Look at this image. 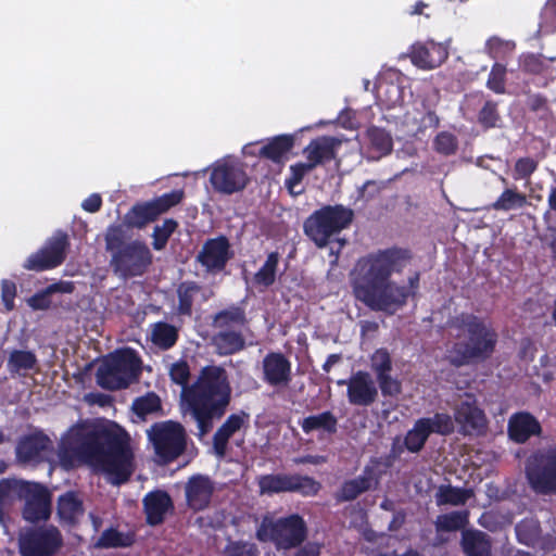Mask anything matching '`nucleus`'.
I'll return each instance as SVG.
<instances>
[{"label": "nucleus", "instance_id": "obj_1", "mask_svg": "<svg viewBox=\"0 0 556 556\" xmlns=\"http://www.w3.org/2000/svg\"><path fill=\"white\" fill-rule=\"evenodd\" d=\"M135 440L117 424H83L63 438L59 462L64 469L87 463L114 484L126 481L134 471Z\"/></svg>", "mask_w": 556, "mask_h": 556}, {"label": "nucleus", "instance_id": "obj_2", "mask_svg": "<svg viewBox=\"0 0 556 556\" xmlns=\"http://www.w3.org/2000/svg\"><path fill=\"white\" fill-rule=\"evenodd\" d=\"M408 260L407 252L396 249L379 251L358 260L351 273L356 299L371 309L390 315L401 309L417 289L418 276L410 277L408 286H400L390 277L401 271Z\"/></svg>", "mask_w": 556, "mask_h": 556}, {"label": "nucleus", "instance_id": "obj_3", "mask_svg": "<svg viewBox=\"0 0 556 556\" xmlns=\"http://www.w3.org/2000/svg\"><path fill=\"white\" fill-rule=\"evenodd\" d=\"M181 399L184 413L191 415L199 434L205 435L212 429L213 419L219 418L229 404L226 372L219 367H206L194 386L182 389Z\"/></svg>", "mask_w": 556, "mask_h": 556}, {"label": "nucleus", "instance_id": "obj_4", "mask_svg": "<svg viewBox=\"0 0 556 556\" xmlns=\"http://www.w3.org/2000/svg\"><path fill=\"white\" fill-rule=\"evenodd\" d=\"M352 218L353 212L350 208L341 205L326 206L306 219L305 233L320 248L330 244V254L334 256L332 263H336L343 241H332L331 237L346 228Z\"/></svg>", "mask_w": 556, "mask_h": 556}, {"label": "nucleus", "instance_id": "obj_5", "mask_svg": "<svg viewBox=\"0 0 556 556\" xmlns=\"http://www.w3.org/2000/svg\"><path fill=\"white\" fill-rule=\"evenodd\" d=\"M352 218L353 212L350 208L341 205L326 206L306 219L305 233L320 248L330 244V254L334 256L332 263H336L343 241H332L331 237L346 228Z\"/></svg>", "mask_w": 556, "mask_h": 556}, {"label": "nucleus", "instance_id": "obj_6", "mask_svg": "<svg viewBox=\"0 0 556 556\" xmlns=\"http://www.w3.org/2000/svg\"><path fill=\"white\" fill-rule=\"evenodd\" d=\"M341 140L334 137H319L312 140L303 150L306 162H299L290 166V176L286 179V187L291 194H300L304 176L319 164L334 159Z\"/></svg>", "mask_w": 556, "mask_h": 556}, {"label": "nucleus", "instance_id": "obj_7", "mask_svg": "<svg viewBox=\"0 0 556 556\" xmlns=\"http://www.w3.org/2000/svg\"><path fill=\"white\" fill-rule=\"evenodd\" d=\"M463 331L467 337L465 344H457L455 352L457 355L452 356V361L463 364L476 358L489 356L496 343V333L484 321L477 317L467 316L463 320Z\"/></svg>", "mask_w": 556, "mask_h": 556}, {"label": "nucleus", "instance_id": "obj_8", "mask_svg": "<svg viewBox=\"0 0 556 556\" xmlns=\"http://www.w3.org/2000/svg\"><path fill=\"white\" fill-rule=\"evenodd\" d=\"M140 361L134 351L124 349L108 356L97 372L100 386L115 390L127 387L138 375Z\"/></svg>", "mask_w": 556, "mask_h": 556}, {"label": "nucleus", "instance_id": "obj_9", "mask_svg": "<svg viewBox=\"0 0 556 556\" xmlns=\"http://www.w3.org/2000/svg\"><path fill=\"white\" fill-rule=\"evenodd\" d=\"M149 440L162 462L178 457L186 446V433L182 426L175 421H163L147 430Z\"/></svg>", "mask_w": 556, "mask_h": 556}, {"label": "nucleus", "instance_id": "obj_10", "mask_svg": "<svg viewBox=\"0 0 556 556\" xmlns=\"http://www.w3.org/2000/svg\"><path fill=\"white\" fill-rule=\"evenodd\" d=\"M304 522L296 515L277 521L265 517L257 530V538L273 541L279 548H290L304 539Z\"/></svg>", "mask_w": 556, "mask_h": 556}, {"label": "nucleus", "instance_id": "obj_11", "mask_svg": "<svg viewBox=\"0 0 556 556\" xmlns=\"http://www.w3.org/2000/svg\"><path fill=\"white\" fill-rule=\"evenodd\" d=\"M530 486L536 492L548 494L556 491V447L531 456L526 466Z\"/></svg>", "mask_w": 556, "mask_h": 556}, {"label": "nucleus", "instance_id": "obj_12", "mask_svg": "<svg viewBox=\"0 0 556 556\" xmlns=\"http://www.w3.org/2000/svg\"><path fill=\"white\" fill-rule=\"evenodd\" d=\"M210 181L214 190L231 194L242 190L249 177L242 163L232 159L217 161L212 166Z\"/></svg>", "mask_w": 556, "mask_h": 556}, {"label": "nucleus", "instance_id": "obj_13", "mask_svg": "<svg viewBox=\"0 0 556 556\" xmlns=\"http://www.w3.org/2000/svg\"><path fill=\"white\" fill-rule=\"evenodd\" d=\"M61 545V536L54 527L24 533L20 538L22 556H49Z\"/></svg>", "mask_w": 556, "mask_h": 556}, {"label": "nucleus", "instance_id": "obj_14", "mask_svg": "<svg viewBox=\"0 0 556 556\" xmlns=\"http://www.w3.org/2000/svg\"><path fill=\"white\" fill-rule=\"evenodd\" d=\"M150 260L148 248L140 242H134L113 253L115 270L123 277L140 275Z\"/></svg>", "mask_w": 556, "mask_h": 556}, {"label": "nucleus", "instance_id": "obj_15", "mask_svg": "<svg viewBox=\"0 0 556 556\" xmlns=\"http://www.w3.org/2000/svg\"><path fill=\"white\" fill-rule=\"evenodd\" d=\"M22 496L25 501L24 518L28 521L47 519L51 513V495L41 484L25 482Z\"/></svg>", "mask_w": 556, "mask_h": 556}, {"label": "nucleus", "instance_id": "obj_16", "mask_svg": "<svg viewBox=\"0 0 556 556\" xmlns=\"http://www.w3.org/2000/svg\"><path fill=\"white\" fill-rule=\"evenodd\" d=\"M67 236L56 232L39 252L29 256L25 267L33 270H43L61 264L65 257Z\"/></svg>", "mask_w": 556, "mask_h": 556}, {"label": "nucleus", "instance_id": "obj_17", "mask_svg": "<svg viewBox=\"0 0 556 556\" xmlns=\"http://www.w3.org/2000/svg\"><path fill=\"white\" fill-rule=\"evenodd\" d=\"M348 387L349 402L357 406H369L378 397V389L372 377L366 371H357L348 381H339Z\"/></svg>", "mask_w": 556, "mask_h": 556}, {"label": "nucleus", "instance_id": "obj_18", "mask_svg": "<svg viewBox=\"0 0 556 556\" xmlns=\"http://www.w3.org/2000/svg\"><path fill=\"white\" fill-rule=\"evenodd\" d=\"M181 197V192L174 191L163 194L151 202L135 206L131 211L130 223L140 227L153 220L160 214L166 212L168 208L179 203Z\"/></svg>", "mask_w": 556, "mask_h": 556}, {"label": "nucleus", "instance_id": "obj_19", "mask_svg": "<svg viewBox=\"0 0 556 556\" xmlns=\"http://www.w3.org/2000/svg\"><path fill=\"white\" fill-rule=\"evenodd\" d=\"M439 119L434 112L424 104H415L404 114L401 125L408 136H418L429 128L438 126Z\"/></svg>", "mask_w": 556, "mask_h": 556}, {"label": "nucleus", "instance_id": "obj_20", "mask_svg": "<svg viewBox=\"0 0 556 556\" xmlns=\"http://www.w3.org/2000/svg\"><path fill=\"white\" fill-rule=\"evenodd\" d=\"M447 47L434 41L416 43L412 48V62L425 70L440 66L447 59Z\"/></svg>", "mask_w": 556, "mask_h": 556}, {"label": "nucleus", "instance_id": "obj_21", "mask_svg": "<svg viewBox=\"0 0 556 556\" xmlns=\"http://www.w3.org/2000/svg\"><path fill=\"white\" fill-rule=\"evenodd\" d=\"M264 380L274 387L287 386L291 378V364L280 353H270L263 359Z\"/></svg>", "mask_w": 556, "mask_h": 556}, {"label": "nucleus", "instance_id": "obj_22", "mask_svg": "<svg viewBox=\"0 0 556 556\" xmlns=\"http://www.w3.org/2000/svg\"><path fill=\"white\" fill-rule=\"evenodd\" d=\"M214 485L205 476H193L186 484L188 505L195 510L205 508L212 497Z\"/></svg>", "mask_w": 556, "mask_h": 556}, {"label": "nucleus", "instance_id": "obj_23", "mask_svg": "<svg viewBox=\"0 0 556 556\" xmlns=\"http://www.w3.org/2000/svg\"><path fill=\"white\" fill-rule=\"evenodd\" d=\"M147 520L150 525H157L163 521L165 515L172 509V500L166 492L152 491L143 500Z\"/></svg>", "mask_w": 556, "mask_h": 556}, {"label": "nucleus", "instance_id": "obj_24", "mask_svg": "<svg viewBox=\"0 0 556 556\" xmlns=\"http://www.w3.org/2000/svg\"><path fill=\"white\" fill-rule=\"evenodd\" d=\"M228 257V243L224 238L207 241L198 256L199 261L208 269L222 268Z\"/></svg>", "mask_w": 556, "mask_h": 556}, {"label": "nucleus", "instance_id": "obj_25", "mask_svg": "<svg viewBox=\"0 0 556 556\" xmlns=\"http://www.w3.org/2000/svg\"><path fill=\"white\" fill-rule=\"evenodd\" d=\"M455 420L459 424L463 431L468 433L480 430L484 426V416L482 412L475 406L471 397H467L456 407Z\"/></svg>", "mask_w": 556, "mask_h": 556}, {"label": "nucleus", "instance_id": "obj_26", "mask_svg": "<svg viewBox=\"0 0 556 556\" xmlns=\"http://www.w3.org/2000/svg\"><path fill=\"white\" fill-rule=\"evenodd\" d=\"M508 431L514 441L522 443L540 432V425L531 415L520 413L510 418Z\"/></svg>", "mask_w": 556, "mask_h": 556}, {"label": "nucleus", "instance_id": "obj_27", "mask_svg": "<svg viewBox=\"0 0 556 556\" xmlns=\"http://www.w3.org/2000/svg\"><path fill=\"white\" fill-rule=\"evenodd\" d=\"M58 515L64 525H75L84 516V508L78 496L68 492L60 496L58 502Z\"/></svg>", "mask_w": 556, "mask_h": 556}, {"label": "nucleus", "instance_id": "obj_28", "mask_svg": "<svg viewBox=\"0 0 556 556\" xmlns=\"http://www.w3.org/2000/svg\"><path fill=\"white\" fill-rule=\"evenodd\" d=\"M247 422L244 415H231L222 425L214 435V451L218 456H224L229 438L239 431Z\"/></svg>", "mask_w": 556, "mask_h": 556}, {"label": "nucleus", "instance_id": "obj_29", "mask_svg": "<svg viewBox=\"0 0 556 556\" xmlns=\"http://www.w3.org/2000/svg\"><path fill=\"white\" fill-rule=\"evenodd\" d=\"M26 481L2 480L0 481V523L4 526L7 509L22 496V486Z\"/></svg>", "mask_w": 556, "mask_h": 556}, {"label": "nucleus", "instance_id": "obj_30", "mask_svg": "<svg viewBox=\"0 0 556 556\" xmlns=\"http://www.w3.org/2000/svg\"><path fill=\"white\" fill-rule=\"evenodd\" d=\"M463 548L467 556H489L490 543L485 535L478 531L463 533Z\"/></svg>", "mask_w": 556, "mask_h": 556}, {"label": "nucleus", "instance_id": "obj_31", "mask_svg": "<svg viewBox=\"0 0 556 556\" xmlns=\"http://www.w3.org/2000/svg\"><path fill=\"white\" fill-rule=\"evenodd\" d=\"M293 144L294 137L292 135H280L264 146L261 149V154L275 162H278L287 152L292 149Z\"/></svg>", "mask_w": 556, "mask_h": 556}, {"label": "nucleus", "instance_id": "obj_32", "mask_svg": "<svg viewBox=\"0 0 556 556\" xmlns=\"http://www.w3.org/2000/svg\"><path fill=\"white\" fill-rule=\"evenodd\" d=\"M527 204V197L514 189H506L492 204L496 211H511L523 207Z\"/></svg>", "mask_w": 556, "mask_h": 556}, {"label": "nucleus", "instance_id": "obj_33", "mask_svg": "<svg viewBox=\"0 0 556 556\" xmlns=\"http://www.w3.org/2000/svg\"><path fill=\"white\" fill-rule=\"evenodd\" d=\"M73 289L68 282L54 283L49 286L46 290L36 293L28 299V305L34 309H46L50 306V295L54 292H71Z\"/></svg>", "mask_w": 556, "mask_h": 556}, {"label": "nucleus", "instance_id": "obj_34", "mask_svg": "<svg viewBox=\"0 0 556 556\" xmlns=\"http://www.w3.org/2000/svg\"><path fill=\"white\" fill-rule=\"evenodd\" d=\"M214 345L219 354H232L243 346V340L235 331H220L214 337Z\"/></svg>", "mask_w": 556, "mask_h": 556}, {"label": "nucleus", "instance_id": "obj_35", "mask_svg": "<svg viewBox=\"0 0 556 556\" xmlns=\"http://www.w3.org/2000/svg\"><path fill=\"white\" fill-rule=\"evenodd\" d=\"M372 157H380L388 154L392 149V140L390 136L382 129L370 128L367 132Z\"/></svg>", "mask_w": 556, "mask_h": 556}, {"label": "nucleus", "instance_id": "obj_36", "mask_svg": "<svg viewBox=\"0 0 556 556\" xmlns=\"http://www.w3.org/2000/svg\"><path fill=\"white\" fill-rule=\"evenodd\" d=\"M430 433L431 429L429 428V422L422 419L418 420L405 438L406 447L410 452H418L424 446Z\"/></svg>", "mask_w": 556, "mask_h": 556}, {"label": "nucleus", "instance_id": "obj_37", "mask_svg": "<svg viewBox=\"0 0 556 556\" xmlns=\"http://www.w3.org/2000/svg\"><path fill=\"white\" fill-rule=\"evenodd\" d=\"M303 430L308 433L311 431H334L336 419L330 413H321L303 419L301 424Z\"/></svg>", "mask_w": 556, "mask_h": 556}, {"label": "nucleus", "instance_id": "obj_38", "mask_svg": "<svg viewBox=\"0 0 556 556\" xmlns=\"http://www.w3.org/2000/svg\"><path fill=\"white\" fill-rule=\"evenodd\" d=\"M471 495V492L468 490H462L452 486H441L435 497L439 505H460L464 504Z\"/></svg>", "mask_w": 556, "mask_h": 556}, {"label": "nucleus", "instance_id": "obj_39", "mask_svg": "<svg viewBox=\"0 0 556 556\" xmlns=\"http://www.w3.org/2000/svg\"><path fill=\"white\" fill-rule=\"evenodd\" d=\"M160 399L155 394H147L146 396L135 400L131 409L139 421H143L146 416L160 409Z\"/></svg>", "mask_w": 556, "mask_h": 556}, {"label": "nucleus", "instance_id": "obj_40", "mask_svg": "<svg viewBox=\"0 0 556 556\" xmlns=\"http://www.w3.org/2000/svg\"><path fill=\"white\" fill-rule=\"evenodd\" d=\"M290 476H264L258 484L262 493H278L291 491Z\"/></svg>", "mask_w": 556, "mask_h": 556}, {"label": "nucleus", "instance_id": "obj_41", "mask_svg": "<svg viewBox=\"0 0 556 556\" xmlns=\"http://www.w3.org/2000/svg\"><path fill=\"white\" fill-rule=\"evenodd\" d=\"M151 339L154 344L167 349L176 342V329L167 324H155L151 332Z\"/></svg>", "mask_w": 556, "mask_h": 556}, {"label": "nucleus", "instance_id": "obj_42", "mask_svg": "<svg viewBox=\"0 0 556 556\" xmlns=\"http://www.w3.org/2000/svg\"><path fill=\"white\" fill-rule=\"evenodd\" d=\"M278 265V254L270 253L264 263V265L260 268V270L254 276V282L256 285L268 287L270 286L276 278V269Z\"/></svg>", "mask_w": 556, "mask_h": 556}, {"label": "nucleus", "instance_id": "obj_43", "mask_svg": "<svg viewBox=\"0 0 556 556\" xmlns=\"http://www.w3.org/2000/svg\"><path fill=\"white\" fill-rule=\"evenodd\" d=\"M370 484L371 480L367 477H358L348 481L342 485L339 497L345 501L353 500L358 494L369 489Z\"/></svg>", "mask_w": 556, "mask_h": 556}, {"label": "nucleus", "instance_id": "obj_44", "mask_svg": "<svg viewBox=\"0 0 556 556\" xmlns=\"http://www.w3.org/2000/svg\"><path fill=\"white\" fill-rule=\"evenodd\" d=\"M45 446L46 439L36 437L27 438L18 444L17 455L23 460H30L35 458Z\"/></svg>", "mask_w": 556, "mask_h": 556}, {"label": "nucleus", "instance_id": "obj_45", "mask_svg": "<svg viewBox=\"0 0 556 556\" xmlns=\"http://www.w3.org/2000/svg\"><path fill=\"white\" fill-rule=\"evenodd\" d=\"M467 523V515L464 513H451L439 516L435 525L439 530H458Z\"/></svg>", "mask_w": 556, "mask_h": 556}, {"label": "nucleus", "instance_id": "obj_46", "mask_svg": "<svg viewBox=\"0 0 556 556\" xmlns=\"http://www.w3.org/2000/svg\"><path fill=\"white\" fill-rule=\"evenodd\" d=\"M132 543V538L128 534L119 533L115 530H108L103 532L97 545L101 547H119L129 546Z\"/></svg>", "mask_w": 556, "mask_h": 556}, {"label": "nucleus", "instance_id": "obj_47", "mask_svg": "<svg viewBox=\"0 0 556 556\" xmlns=\"http://www.w3.org/2000/svg\"><path fill=\"white\" fill-rule=\"evenodd\" d=\"M378 93L381 101L389 108L396 106L402 102V91L396 85H380Z\"/></svg>", "mask_w": 556, "mask_h": 556}, {"label": "nucleus", "instance_id": "obj_48", "mask_svg": "<svg viewBox=\"0 0 556 556\" xmlns=\"http://www.w3.org/2000/svg\"><path fill=\"white\" fill-rule=\"evenodd\" d=\"M291 491H298L303 495H315L319 491V484L307 477L290 476Z\"/></svg>", "mask_w": 556, "mask_h": 556}, {"label": "nucleus", "instance_id": "obj_49", "mask_svg": "<svg viewBox=\"0 0 556 556\" xmlns=\"http://www.w3.org/2000/svg\"><path fill=\"white\" fill-rule=\"evenodd\" d=\"M424 421L429 422V428L432 432L446 434L453 431L454 424L452 418L446 414H437L432 418H424Z\"/></svg>", "mask_w": 556, "mask_h": 556}, {"label": "nucleus", "instance_id": "obj_50", "mask_svg": "<svg viewBox=\"0 0 556 556\" xmlns=\"http://www.w3.org/2000/svg\"><path fill=\"white\" fill-rule=\"evenodd\" d=\"M371 368L376 372L377 378L380 374H389L391 370V359L387 351L377 350L371 356Z\"/></svg>", "mask_w": 556, "mask_h": 556}, {"label": "nucleus", "instance_id": "obj_51", "mask_svg": "<svg viewBox=\"0 0 556 556\" xmlns=\"http://www.w3.org/2000/svg\"><path fill=\"white\" fill-rule=\"evenodd\" d=\"M176 226L177 224L175 220L167 219L162 226L155 227L153 245L156 250H161L165 245L168 237L175 230Z\"/></svg>", "mask_w": 556, "mask_h": 556}, {"label": "nucleus", "instance_id": "obj_52", "mask_svg": "<svg viewBox=\"0 0 556 556\" xmlns=\"http://www.w3.org/2000/svg\"><path fill=\"white\" fill-rule=\"evenodd\" d=\"M517 535L526 544H534L539 534V527L534 521H523L517 526Z\"/></svg>", "mask_w": 556, "mask_h": 556}, {"label": "nucleus", "instance_id": "obj_53", "mask_svg": "<svg viewBox=\"0 0 556 556\" xmlns=\"http://www.w3.org/2000/svg\"><path fill=\"white\" fill-rule=\"evenodd\" d=\"M381 392L386 396H396L401 393V382L389 374H380L377 378Z\"/></svg>", "mask_w": 556, "mask_h": 556}, {"label": "nucleus", "instance_id": "obj_54", "mask_svg": "<svg viewBox=\"0 0 556 556\" xmlns=\"http://www.w3.org/2000/svg\"><path fill=\"white\" fill-rule=\"evenodd\" d=\"M457 147L455 137L450 132H440L434 139V148L443 154H452Z\"/></svg>", "mask_w": 556, "mask_h": 556}, {"label": "nucleus", "instance_id": "obj_55", "mask_svg": "<svg viewBox=\"0 0 556 556\" xmlns=\"http://www.w3.org/2000/svg\"><path fill=\"white\" fill-rule=\"evenodd\" d=\"M243 321V313L239 308L219 313L215 318L217 327L240 325Z\"/></svg>", "mask_w": 556, "mask_h": 556}, {"label": "nucleus", "instance_id": "obj_56", "mask_svg": "<svg viewBox=\"0 0 556 556\" xmlns=\"http://www.w3.org/2000/svg\"><path fill=\"white\" fill-rule=\"evenodd\" d=\"M506 70L504 66L500 64H495L490 73V77L488 79V87L497 92L503 93L504 88V77H505Z\"/></svg>", "mask_w": 556, "mask_h": 556}, {"label": "nucleus", "instance_id": "obj_57", "mask_svg": "<svg viewBox=\"0 0 556 556\" xmlns=\"http://www.w3.org/2000/svg\"><path fill=\"white\" fill-rule=\"evenodd\" d=\"M543 23L541 28L545 33L556 29V0H552L546 4L542 13Z\"/></svg>", "mask_w": 556, "mask_h": 556}, {"label": "nucleus", "instance_id": "obj_58", "mask_svg": "<svg viewBox=\"0 0 556 556\" xmlns=\"http://www.w3.org/2000/svg\"><path fill=\"white\" fill-rule=\"evenodd\" d=\"M35 364V357L29 352H14L10 357V365L16 369H29Z\"/></svg>", "mask_w": 556, "mask_h": 556}, {"label": "nucleus", "instance_id": "obj_59", "mask_svg": "<svg viewBox=\"0 0 556 556\" xmlns=\"http://www.w3.org/2000/svg\"><path fill=\"white\" fill-rule=\"evenodd\" d=\"M489 52L494 56H501L502 54L511 52L514 50V43L510 41H503L500 38H491L486 43Z\"/></svg>", "mask_w": 556, "mask_h": 556}, {"label": "nucleus", "instance_id": "obj_60", "mask_svg": "<svg viewBox=\"0 0 556 556\" xmlns=\"http://www.w3.org/2000/svg\"><path fill=\"white\" fill-rule=\"evenodd\" d=\"M124 238L123 229L119 226H112L106 232V248L112 252L121 250V243Z\"/></svg>", "mask_w": 556, "mask_h": 556}, {"label": "nucleus", "instance_id": "obj_61", "mask_svg": "<svg viewBox=\"0 0 556 556\" xmlns=\"http://www.w3.org/2000/svg\"><path fill=\"white\" fill-rule=\"evenodd\" d=\"M536 168V163L532 159H520L515 165V179L529 177Z\"/></svg>", "mask_w": 556, "mask_h": 556}, {"label": "nucleus", "instance_id": "obj_62", "mask_svg": "<svg viewBox=\"0 0 556 556\" xmlns=\"http://www.w3.org/2000/svg\"><path fill=\"white\" fill-rule=\"evenodd\" d=\"M169 375L174 382L185 386L189 377V369L186 363H175L169 368Z\"/></svg>", "mask_w": 556, "mask_h": 556}, {"label": "nucleus", "instance_id": "obj_63", "mask_svg": "<svg viewBox=\"0 0 556 556\" xmlns=\"http://www.w3.org/2000/svg\"><path fill=\"white\" fill-rule=\"evenodd\" d=\"M16 288L11 281L4 280L2 282V300L8 311H11L14 306Z\"/></svg>", "mask_w": 556, "mask_h": 556}, {"label": "nucleus", "instance_id": "obj_64", "mask_svg": "<svg viewBox=\"0 0 556 556\" xmlns=\"http://www.w3.org/2000/svg\"><path fill=\"white\" fill-rule=\"evenodd\" d=\"M229 556H253L254 547L248 543H233L228 548Z\"/></svg>", "mask_w": 556, "mask_h": 556}]
</instances>
